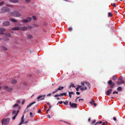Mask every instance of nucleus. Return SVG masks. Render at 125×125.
I'll return each mask as SVG.
<instances>
[{"label":"nucleus","instance_id":"obj_2","mask_svg":"<svg viewBox=\"0 0 125 125\" xmlns=\"http://www.w3.org/2000/svg\"><path fill=\"white\" fill-rule=\"evenodd\" d=\"M10 120V118H7L5 119H3L2 120L1 123L2 125H7L9 122Z\"/></svg>","mask_w":125,"mask_h":125},{"label":"nucleus","instance_id":"obj_52","mask_svg":"<svg viewBox=\"0 0 125 125\" xmlns=\"http://www.w3.org/2000/svg\"><path fill=\"white\" fill-rule=\"evenodd\" d=\"M70 93L71 94H74V93L73 92H70Z\"/></svg>","mask_w":125,"mask_h":125},{"label":"nucleus","instance_id":"obj_56","mask_svg":"<svg viewBox=\"0 0 125 125\" xmlns=\"http://www.w3.org/2000/svg\"><path fill=\"white\" fill-rule=\"evenodd\" d=\"M79 89V88L77 87L76 88V90L77 91H78Z\"/></svg>","mask_w":125,"mask_h":125},{"label":"nucleus","instance_id":"obj_19","mask_svg":"<svg viewBox=\"0 0 125 125\" xmlns=\"http://www.w3.org/2000/svg\"><path fill=\"white\" fill-rule=\"evenodd\" d=\"M10 20L14 22H15L17 21L16 20L14 19H10Z\"/></svg>","mask_w":125,"mask_h":125},{"label":"nucleus","instance_id":"obj_33","mask_svg":"<svg viewBox=\"0 0 125 125\" xmlns=\"http://www.w3.org/2000/svg\"><path fill=\"white\" fill-rule=\"evenodd\" d=\"M17 115V114H16V115H14V116L12 118V119L13 120H14V119H15L16 118V116Z\"/></svg>","mask_w":125,"mask_h":125},{"label":"nucleus","instance_id":"obj_6","mask_svg":"<svg viewBox=\"0 0 125 125\" xmlns=\"http://www.w3.org/2000/svg\"><path fill=\"white\" fill-rule=\"evenodd\" d=\"M45 96L46 95H45L39 96L37 98L38 101H39L40 100H44Z\"/></svg>","mask_w":125,"mask_h":125},{"label":"nucleus","instance_id":"obj_41","mask_svg":"<svg viewBox=\"0 0 125 125\" xmlns=\"http://www.w3.org/2000/svg\"><path fill=\"white\" fill-rule=\"evenodd\" d=\"M25 0L28 3H30V0Z\"/></svg>","mask_w":125,"mask_h":125},{"label":"nucleus","instance_id":"obj_26","mask_svg":"<svg viewBox=\"0 0 125 125\" xmlns=\"http://www.w3.org/2000/svg\"><path fill=\"white\" fill-rule=\"evenodd\" d=\"M117 78V77L115 76H114L112 77V79L114 80H115Z\"/></svg>","mask_w":125,"mask_h":125},{"label":"nucleus","instance_id":"obj_25","mask_svg":"<svg viewBox=\"0 0 125 125\" xmlns=\"http://www.w3.org/2000/svg\"><path fill=\"white\" fill-rule=\"evenodd\" d=\"M113 15L110 12L108 13V16L109 17H111Z\"/></svg>","mask_w":125,"mask_h":125},{"label":"nucleus","instance_id":"obj_46","mask_svg":"<svg viewBox=\"0 0 125 125\" xmlns=\"http://www.w3.org/2000/svg\"><path fill=\"white\" fill-rule=\"evenodd\" d=\"M113 6L115 7H116V5L115 3H114L113 4Z\"/></svg>","mask_w":125,"mask_h":125},{"label":"nucleus","instance_id":"obj_27","mask_svg":"<svg viewBox=\"0 0 125 125\" xmlns=\"http://www.w3.org/2000/svg\"><path fill=\"white\" fill-rule=\"evenodd\" d=\"M16 113V110L13 111L12 112V114L13 115H15Z\"/></svg>","mask_w":125,"mask_h":125},{"label":"nucleus","instance_id":"obj_60","mask_svg":"<svg viewBox=\"0 0 125 125\" xmlns=\"http://www.w3.org/2000/svg\"><path fill=\"white\" fill-rule=\"evenodd\" d=\"M47 117L50 118V115H48L47 116Z\"/></svg>","mask_w":125,"mask_h":125},{"label":"nucleus","instance_id":"obj_58","mask_svg":"<svg viewBox=\"0 0 125 125\" xmlns=\"http://www.w3.org/2000/svg\"><path fill=\"white\" fill-rule=\"evenodd\" d=\"M57 92V91H56H56H55L52 92V94H53L54 93H56Z\"/></svg>","mask_w":125,"mask_h":125},{"label":"nucleus","instance_id":"obj_11","mask_svg":"<svg viewBox=\"0 0 125 125\" xmlns=\"http://www.w3.org/2000/svg\"><path fill=\"white\" fill-rule=\"evenodd\" d=\"M112 89H110L109 90H108L106 92V94L108 95H109L110 93H111V92L112 91Z\"/></svg>","mask_w":125,"mask_h":125},{"label":"nucleus","instance_id":"obj_40","mask_svg":"<svg viewBox=\"0 0 125 125\" xmlns=\"http://www.w3.org/2000/svg\"><path fill=\"white\" fill-rule=\"evenodd\" d=\"M96 120H94L91 123V124H94L96 122Z\"/></svg>","mask_w":125,"mask_h":125},{"label":"nucleus","instance_id":"obj_16","mask_svg":"<svg viewBox=\"0 0 125 125\" xmlns=\"http://www.w3.org/2000/svg\"><path fill=\"white\" fill-rule=\"evenodd\" d=\"M64 88L63 87H59L57 89H56L55 90L57 91L58 90H62Z\"/></svg>","mask_w":125,"mask_h":125},{"label":"nucleus","instance_id":"obj_1","mask_svg":"<svg viewBox=\"0 0 125 125\" xmlns=\"http://www.w3.org/2000/svg\"><path fill=\"white\" fill-rule=\"evenodd\" d=\"M81 84L83 86L82 88H80V90L82 91L84 90H86L87 89V87H89L90 89L91 87V85L89 83L86 82H82Z\"/></svg>","mask_w":125,"mask_h":125},{"label":"nucleus","instance_id":"obj_42","mask_svg":"<svg viewBox=\"0 0 125 125\" xmlns=\"http://www.w3.org/2000/svg\"><path fill=\"white\" fill-rule=\"evenodd\" d=\"M28 28L30 29H31L33 28V27L31 26H29L28 27Z\"/></svg>","mask_w":125,"mask_h":125},{"label":"nucleus","instance_id":"obj_43","mask_svg":"<svg viewBox=\"0 0 125 125\" xmlns=\"http://www.w3.org/2000/svg\"><path fill=\"white\" fill-rule=\"evenodd\" d=\"M69 96L71 98V96H72V95H71V94L70 93V92H69Z\"/></svg>","mask_w":125,"mask_h":125},{"label":"nucleus","instance_id":"obj_49","mask_svg":"<svg viewBox=\"0 0 125 125\" xmlns=\"http://www.w3.org/2000/svg\"><path fill=\"white\" fill-rule=\"evenodd\" d=\"M63 103V101H62L59 102V104H61Z\"/></svg>","mask_w":125,"mask_h":125},{"label":"nucleus","instance_id":"obj_22","mask_svg":"<svg viewBox=\"0 0 125 125\" xmlns=\"http://www.w3.org/2000/svg\"><path fill=\"white\" fill-rule=\"evenodd\" d=\"M22 22L24 23H27L28 22V20L26 19H23L22 20Z\"/></svg>","mask_w":125,"mask_h":125},{"label":"nucleus","instance_id":"obj_62","mask_svg":"<svg viewBox=\"0 0 125 125\" xmlns=\"http://www.w3.org/2000/svg\"><path fill=\"white\" fill-rule=\"evenodd\" d=\"M56 99L58 100H59L60 99V98L58 97H57Z\"/></svg>","mask_w":125,"mask_h":125},{"label":"nucleus","instance_id":"obj_24","mask_svg":"<svg viewBox=\"0 0 125 125\" xmlns=\"http://www.w3.org/2000/svg\"><path fill=\"white\" fill-rule=\"evenodd\" d=\"M94 102V101L93 100V99H92L91 101L89 103L91 104H93Z\"/></svg>","mask_w":125,"mask_h":125},{"label":"nucleus","instance_id":"obj_18","mask_svg":"<svg viewBox=\"0 0 125 125\" xmlns=\"http://www.w3.org/2000/svg\"><path fill=\"white\" fill-rule=\"evenodd\" d=\"M21 30L23 31H25L27 30V28L25 26L21 28Z\"/></svg>","mask_w":125,"mask_h":125},{"label":"nucleus","instance_id":"obj_59","mask_svg":"<svg viewBox=\"0 0 125 125\" xmlns=\"http://www.w3.org/2000/svg\"><path fill=\"white\" fill-rule=\"evenodd\" d=\"M113 120L114 121H115L116 120V118L115 117H113Z\"/></svg>","mask_w":125,"mask_h":125},{"label":"nucleus","instance_id":"obj_7","mask_svg":"<svg viewBox=\"0 0 125 125\" xmlns=\"http://www.w3.org/2000/svg\"><path fill=\"white\" fill-rule=\"evenodd\" d=\"M66 94L67 93H63L61 94H57L55 95L54 97H56L57 96H63L64 95L65 96L66 95Z\"/></svg>","mask_w":125,"mask_h":125},{"label":"nucleus","instance_id":"obj_32","mask_svg":"<svg viewBox=\"0 0 125 125\" xmlns=\"http://www.w3.org/2000/svg\"><path fill=\"white\" fill-rule=\"evenodd\" d=\"M27 19H28V21H31V18L30 17H28L27 18Z\"/></svg>","mask_w":125,"mask_h":125},{"label":"nucleus","instance_id":"obj_29","mask_svg":"<svg viewBox=\"0 0 125 125\" xmlns=\"http://www.w3.org/2000/svg\"><path fill=\"white\" fill-rule=\"evenodd\" d=\"M35 102H33L32 103H31V104H29V105L27 106V107H29L31 105L33 104H35Z\"/></svg>","mask_w":125,"mask_h":125},{"label":"nucleus","instance_id":"obj_13","mask_svg":"<svg viewBox=\"0 0 125 125\" xmlns=\"http://www.w3.org/2000/svg\"><path fill=\"white\" fill-rule=\"evenodd\" d=\"M20 29V28L18 27H16L12 28L11 30H18Z\"/></svg>","mask_w":125,"mask_h":125},{"label":"nucleus","instance_id":"obj_31","mask_svg":"<svg viewBox=\"0 0 125 125\" xmlns=\"http://www.w3.org/2000/svg\"><path fill=\"white\" fill-rule=\"evenodd\" d=\"M6 34L7 36L9 37H10L11 36V34L9 33H6Z\"/></svg>","mask_w":125,"mask_h":125},{"label":"nucleus","instance_id":"obj_17","mask_svg":"<svg viewBox=\"0 0 125 125\" xmlns=\"http://www.w3.org/2000/svg\"><path fill=\"white\" fill-rule=\"evenodd\" d=\"M4 9L6 12V11H10V9L8 7H4Z\"/></svg>","mask_w":125,"mask_h":125},{"label":"nucleus","instance_id":"obj_48","mask_svg":"<svg viewBox=\"0 0 125 125\" xmlns=\"http://www.w3.org/2000/svg\"><path fill=\"white\" fill-rule=\"evenodd\" d=\"M76 94H77L78 95H79L80 94V93L79 92H76Z\"/></svg>","mask_w":125,"mask_h":125},{"label":"nucleus","instance_id":"obj_54","mask_svg":"<svg viewBox=\"0 0 125 125\" xmlns=\"http://www.w3.org/2000/svg\"><path fill=\"white\" fill-rule=\"evenodd\" d=\"M82 87V86H80V85H78V86L77 87L79 88H81Z\"/></svg>","mask_w":125,"mask_h":125},{"label":"nucleus","instance_id":"obj_47","mask_svg":"<svg viewBox=\"0 0 125 125\" xmlns=\"http://www.w3.org/2000/svg\"><path fill=\"white\" fill-rule=\"evenodd\" d=\"M25 101L24 100H23L22 101V104H23L25 102Z\"/></svg>","mask_w":125,"mask_h":125},{"label":"nucleus","instance_id":"obj_37","mask_svg":"<svg viewBox=\"0 0 125 125\" xmlns=\"http://www.w3.org/2000/svg\"><path fill=\"white\" fill-rule=\"evenodd\" d=\"M5 2L3 1L0 2V6L2 5Z\"/></svg>","mask_w":125,"mask_h":125},{"label":"nucleus","instance_id":"obj_50","mask_svg":"<svg viewBox=\"0 0 125 125\" xmlns=\"http://www.w3.org/2000/svg\"><path fill=\"white\" fill-rule=\"evenodd\" d=\"M17 103H21V102L20 101V100H18L17 101Z\"/></svg>","mask_w":125,"mask_h":125},{"label":"nucleus","instance_id":"obj_51","mask_svg":"<svg viewBox=\"0 0 125 125\" xmlns=\"http://www.w3.org/2000/svg\"><path fill=\"white\" fill-rule=\"evenodd\" d=\"M30 115H31V117H32L33 116L32 115V113L31 112L30 113Z\"/></svg>","mask_w":125,"mask_h":125},{"label":"nucleus","instance_id":"obj_15","mask_svg":"<svg viewBox=\"0 0 125 125\" xmlns=\"http://www.w3.org/2000/svg\"><path fill=\"white\" fill-rule=\"evenodd\" d=\"M24 117V115H23L21 118V121L19 125H21L23 123L24 121V119H23Z\"/></svg>","mask_w":125,"mask_h":125},{"label":"nucleus","instance_id":"obj_44","mask_svg":"<svg viewBox=\"0 0 125 125\" xmlns=\"http://www.w3.org/2000/svg\"><path fill=\"white\" fill-rule=\"evenodd\" d=\"M115 93H116V94H118V92H116V91H114L113 93V94H115Z\"/></svg>","mask_w":125,"mask_h":125},{"label":"nucleus","instance_id":"obj_30","mask_svg":"<svg viewBox=\"0 0 125 125\" xmlns=\"http://www.w3.org/2000/svg\"><path fill=\"white\" fill-rule=\"evenodd\" d=\"M2 49L5 51H6L7 50V48L4 46H2Z\"/></svg>","mask_w":125,"mask_h":125},{"label":"nucleus","instance_id":"obj_23","mask_svg":"<svg viewBox=\"0 0 125 125\" xmlns=\"http://www.w3.org/2000/svg\"><path fill=\"white\" fill-rule=\"evenodd\" d=\"M11 82L15 84L17 83V81L13 79L12 80Z\"/></svg>","mask_w":125,"mask_h":125},{"label":"nucleus","instance_id":"obj_14","mask_svg":"<svg viewBox=\"0 0 125 125\" xmlns=\"http://www.w3.org/2000/svg\"><path fill=\"white\" fill-rule=\"evenodd\" d=\"M4 9V7L2 8L1 10L0 11V13L3 14L5 13L6 12L5 11V10Z\"/></svg>","mask_w":125,"mask_h":125},{"label":"nucleus","instance_id":"obj_38","mask_svg":"<svg viewBox=\"0 0 125 125\" xmlns=\"http://www.w3.org/2000/svg\"><path fill=\"white\" fill-rule=\"evenodd\" d=\"M6 6L8 7H13L14 6L12 5H6Z\"/></svg>","mask_w":125,"mask_h":125},{"label":"nucleus","instance_id":"obj_55","mask_svg":"<svg viewBox=\"0 0 125 125\" xmlns=\"http://www.w3.org/2000/svg\"><path fill=\"white\" fill-rule=\"evenodd\" d=\"M93 105H94V106H96V103H94H94L93 104Z\"/></svg>","mask_w":125,"mask_h":125},{"label":"nucleus","instance_id":"obj_39","mask_svg":"<svg viewBox=\"0 0 125 125\" xmlns=\"http://www.w3.org/2000/svg\"><path fill=\"white\" fill-rule=\"evenodd\" d=\"M18 106V104H16L14 105V106H13V107H16Z\"/></svg>","mask_w":125,"mask_h":125},{"label":"nucleus","instance_id":"obj_21","mask_svg":"<svg viewBox=\"0 0 125 125\" xmlns=\"http://www.w3.org/2000/svg\"><path fill=\"white\" fill-rule=\"evenodd\" d=\"M6 30L5 28H0V32H3L5 31Z\"/></svg>","mask_w":125,"mask_h":125},{"label":"nucleus","instance_id":"obj_53","mask_svg":"<svg viewBox=\"0 0 125 125\" xmlns=\"http://www.w3.org/2000/svg\"><path fill=\"white\" fill-rule=\"evenodd\" d=\"M28 122V121H26L24 122V123L25 124H27V123Z\"/></svg>","mask_w":125,"mask_h":125},{"label":"nucleus","instance_id":"obj_4","mask_svg":"<svg viewBox=\"0 0 125 125\" xmlns=\"http://www.w3.org/2000/svg\"><path fill=\"white\" fill-rule=\"evenodd\" d=\"M108 84L110 85V87L113 88L114 87L115 85V83L114 82H112L111 80L109 81L108 82Z\"/></svg>","mask_w":125,"mask_h":125},{"label":"nucleus","instance_id":"obj_35","mask_svg":"<svg viewBox=\"0 0 125 125\" xmlns=\"http://www.w3.org/2000/svg\"><path fill=\"white\" fill-rule=\"evenodd\" d=\"M68 30L70 31H71L73 30V29L71 27H69L68 28Z\"/></svg>","mask_w":125,"mask_h":125},{"label":"nucleus","instance_id":"obj_34","mask_svg":"<svg viewBox=\"0 0 125 125\" xmlns=\"http://www.w3.org/2000/svg\"><path fill=\"white\" fill-rule=\"evenodd\" d=\"M63 103L64 104L66 105H67L68 104V102L67 101H66V102L63 101Z\"/></svg>","mask_w":125,"mask_h":125},{"label":"nucleus","instance_id":"obj_45","mask_svg":"<svg viewBox=\"0 0 125 125\" xmlns=\"http://www.w3.org/2000/svg\"><path fill=\"white\" fill-rule=\"evenodd\" d=\"M33 19L34 20H36V17H35V16H33Z\"/></svg>","mask_w":125,"mask_h":125},{"label":"nucleus","instance_id":"obj_63","mask_svg":"<svg viewBox=\"0 0 125 125\" xmlns=\"http://www.w3.org/2000/svg\"><path fill=\"white\" fill-rule=\"evenodd\" d=\"M72 104L71 103V102H70L69 103V105H70V106H71V105Z\"/></svg>","mask_w":125,"mask_h":125},{"label":"nucleus","instance_id":"obj_20","mask_svg":"<svg viewBox=\"0 0 125 125\" xmlns=\"http://www.w3.org/2000/svg\"><path fill=\"white\" fill-rule=\"evenodd\" d=\"M28 38L29 39H31L33 38L31 34H29L27 35Z\"/></svg>","mask_w":125,"mask_h":125},{"label":"nucleus","instance_id":"obj_64","mask_svg":"<svg viewBox=\"0 0 125 125\" xmlns=\"http://www.w3.org/2000/svg\"><path fill=\"white\" fill-rule=\"evenodd\" d=\"M19 110H18V111H17V112H16V114H17V115H18V113H19Z\"/></svg>","mask_w":125,"mask_h":125},{"label":"nucleus","instance_id":"obj_5","mask_svg":"<svg viewBox=\"0 0 125 125\" xmlns=\"http://www.w3.org/2000/svg\"><path fill=\"white\" fill-rule=\"evenodd\" d=\"M3 89L4 90H5L8 92L10 91L12 89V88L11 87L9 88L8 86H4L3 87Z\"/></svg>","mask_w":125,"mask_h":125},{"label":"nucleus","instance_id":"obj_12","mask_svg":"<svg viewBox=\"0 0 125 125\" xmlns=\"http://www.w3.org/2000/svg\"><path fill=\"white\" fill-rule=\"evenodd\" d=\"M9 2L12 3H18L19 1L18 0H10Z\"/></svg>","mask_w":125,"mask_h":125},{"label":"nucleus","instance_id":"obj_3","mask_svg":"<svg viewBox=\"0 0 125 125\" xmlns=\"http://www.w3.org/2000/svg\"><path fill=\"white\" fill-rule=\"evenodd\" d=\"M12 14L13 16L14 17H20L21 16V15L20 13L17 11L13 12Z\"/></svg>","mask_w":125,"mask_h":125},{"label":"nucleus","instance_id":"obj_10","mask_svg":"<svg viewBox=\"0 0 125 125\" xmlns=\"http://www.w3.org/2000/svg\"><path fill=\"white\" fill-rule=\"evenodd\" d=\"M77 107V104L75 103H73L71 105V106H70V107H72V108H76Z\"/></svg>","mask_w":125,"mask_h":125},{"label":"nucleus","instance_id":"obj_9","mask_svg":"<svg viewBox=\"0 0 125 125\" xmlns=\"http://www.w3.org/2000/svg\"><path fill=\"white\" fill-rule=\"evenodd\" d=\"M3 24L4 26H8L10 24V22L9 21H6L3 23Z\"/></svg>","mask_w":125,"mask_h":125},{"label":"nucleus","instance_id":"obj_57","mask_svg":"<svg viewBox=\"0 0 125 125\" xmlns=\"http://www.w3.org/2000/svg\"><path fill=\"white\" fill-rule=\"evenodd\" d=\"M41 112V111L40 110H39L38 111V113H40Z\"/></svg>","mask_w":125,"mask_h":125},{"label":"nucleus","instance_id":"obj_36","mask_svg":"<svg viewBox=\"0 0 125 125\" xmlns=\"http://www.w3.org/2000/svg\"><path fill=\"white\" fill-rule=\"evenodd\" d=\"M118 79L120 80H122L123 79V77L122 76H120L119 78Z\"/></svg>","mask_w":125,"mask_h":125},{"label":"nucleus","instance_id":"obj_28","mask_svg":"<svg viewBox=\"0 0 125 125\" xmlns=\"http://www.w3.org/2000/svg\"><path fill=\"white\" fill-rule=\"evenodd\" d=\"M122 90V88L120 87H118L117 89V90L118 91H121Z\"/></svg>","mask_w":125,"mask_h":125},{"label":"nucleus","instance_id":"obj_61","mask_svg":"<svg viewBox=\"0 0 125 125\" xmlns=\"http://www.w3.org/2000/svg\"><path fill=\"white\" fill-rule=\"evenodd\" d=\"M51 95V93H50L48 95H47V96H50Z\"/></svg>","mask_w":125,"mask_h":125},{"label":"nucleus","instance_id":"obj_8","mask_svg":"<svg viewBox=\"0 0 125 125\" xmlns=\"http://www.w3.org/2000/svg\"><path fill=\"white\" fill-rule=\"evenodd\" d=\"M125 82L123 80H119L117 81L116 84L117 85H120V84H124Z\"/></svg>","mask_w":125,"mask_h":125}]
</instances>
